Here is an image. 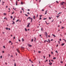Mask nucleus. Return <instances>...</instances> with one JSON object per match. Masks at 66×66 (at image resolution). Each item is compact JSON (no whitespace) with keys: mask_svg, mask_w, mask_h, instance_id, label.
Segmentation results:
<instances>
[{"mask_svg":"<svg viewBox=\"0 0 66 66\" xmlns=\"http://www.w3.org/2000/svg\"><path fill=\"white\" fill-rule=\"evenodd\" d=\"M52 35H53V36H54V37H56V36H55V35H54L52 34Z\"/></svg>","mask_w":66,"mask_h":66,"instance_id":"obj_14","label":"nucleus"},{"mask_svg":"<svg viewBox=\"0 0 66 66\" xmlns=\"http://www.w3.org/2000/svg\"><path fill=\"white\" fill-rule=\"evenodd\" d=\"M49 57H50V56H51V55H49Z\"/></svg>","mask_w":66,"mask_h":66,"instance_id":"obj_57","label":"nucleus"},{"mask_svg":"<svg viewBox=\"0 0 66 66\" xmlns=\"http://www.w3.org/2000/svg\"><path fill=\"white\" fill-rule=\"evenodd\" d=\"M28 25H30V23H28Z\"/></svg>","mask_w":66,"mask_h":66,"instance_id":"obj_43","label":"nucleus"},{"mask_svg":"<svg viewBox=\"0 0 66 66\" xmlns=\"http://www.w3.org/2000/svg\"><path fill=\"white\" fill-rule=\"evenodd\" d=\"M16 50H17V52H18V53H20V52H19V50H18V49H17Z\"/></svg>","mask_w":66,"mask_h":66,"instance_id":"obj_2","label":"nucleus"},{"mask_svg":"<svg viewBox=\"0 0 66 66\" xmlns=\"http://www.w3.org/2000/svg\"><path fill=\"white\" fill-rule=\"evenodd\" d=\"M31 42H33V39H32L31 40Z\"/></svg>","mask_w":66,"mask_h":66,"instance_id":"obj_28","label":"nucleus"},{"mask_svg":"<svg viewBox=\"0 0 66 66\" xmlns=\"http://www.w3.org/2000/svg\"><path fill=\"white\" fill-rule=\"evenodd\" d=\"M41 31H43V28H42L41 29Z\"/></svg>","mask_w":66,"mask_h":66,"instance_id":"obj_32","label":"nucleus"},{"mask_svg":"<svg viewBox=\"0 0 66 66\" xmlns=\"http://www.w3.org/2000/svg\"><path fill=\"white\" fill-rule=\"evenodd\" d=\"M46 23L47 24H49V23H47V22H46Z\"/></svg>","mask_w":66,"mask_h":66,"instance_id":"obj_40","label":"nucleus"},{"mask_svg":"<svg viewBox=\"0 0 66 66\" xmlns=\"http://www.w3.org/2000/svg\"><path fill=\"white\" fill-rule=\"evenodd\" d=\"M47 42V40H45L44 41V43H45V42Z\"/></svg>","mask_w":66,"mask_h":66,"instance_id":"obj_37","label":"nucleus"},{"mask_svg":"<svg viewBox=\"0 0 66 66\" xmlns=\"http://www.w3.org/2000/svg\"><path fill=\"white\" fill-rule=\"evenodd\" d=\"M14 66H16V63L15 62L14 63Z\"/></svg>","mask_w":66,"mask_h":66,"instance_id":"obj_26","label":"nucleus"},{"mask_svg":"<svg viewBox=\"0 0 66 66\" xmlns=\"http://www.w3.org/2000/svg\"><path fill=\"white\" fill-rule=\"evenodd\" d=\"M34 38H35L34 42H35V40H36V38L35 37Z\"/></svg>","mask_w":66,"mask_h":66,"instance_id":"obj_15","label":"nucleus"},{"mask_svg":"<svg viewBox=\"0 0 66 66\" xmlns=\"http://www.w3.org/2000/svg\"><path fill=\"white\" fill-rule=\"evenodd\" d=\"M5 29H6V30H8V28H6Z\"/></svg>","mask_w":66,"mask_h":66,"instance_id":"obj_19","label":"nucleus"},{"mask_svg":"<svg viewBox=\"0 0 66 66\" xmlns=\"http://www.w3.org/2000/svg\"><path fill=\"white\" fill-rule=\"evenodd\" d=\"M56 2L57 3H59V2L57 1H56Z\"/></svg>","mask_w":66,"mask_h":66,"instance_id":"obj_52","label":"nucleus"},{"mask_svg":"<svg viewBox=\"0 0 66 66\" xmlns=\"http://www.w3.org/2000/svg\"><path fill=\"white\" fill-rule=\"evenodd\" d=\"M47 19V18H45L43 19V20H46Z\"/></svg>","mask_w":66,"mask_h":66,"instance_id":"obj_21","label":"nucleus"},{"mask_svg":"<svg viewBox=\"0 0 66 66\" xmlns=\"http://www.w3.org/2000/svg\"><path fill=\"white\" fill-rule=\"evenodd\" d=\"M31 46H32V45H30V44L28 45V46L29 47H31Z\"/></svg>","mask_w":66,"mask_h":66,"instance_id":"obj_6","label":"nucleus"},{"mask_svg":"<svg viewBox=\"0 0 66 66\" xmlns=\"http://www.w3.org/2000/svg\"><path fill=\"white\" fill-rule=\"evenodd\" d=\"M21 4H23V3H22V2H21Z\"/></svg>","mask_w":66,"mask_h":66,"instance_id":"obj_50","label":"nucleus"},{"mask_svg":"<svg viewBox=\"0 0 66 66\" xmlns=\"http://www.w3.org/2000/svg\"><path fill=\"white\" fill-rule=\"evenodd\" d=\"M31 22H32V21L33 20V18H31Z\"/></svg>","mask_w":66,"mask_h":66,"instance_id":"obj_11","label":"nucleus"},{"mask_svg":"<svg viewBox=\"0 0 66 66\" xmlns=\"http://www.w3.org/2000/svg\"><path fill=\"white\" fill-rule=\"evenodd\" d=\"M42 11H43V12H44V9H43L42 10Z\"/></svg>","mask_w":66,"mask_h":66,"instance_id":"obj_34","label":"nucleus"},{"mask_svg":"<svg viewBox=\"0 0 66 66\" xmlns=\"http://www.w3.org/2000/svg\"><path fill=\"white\" fill-rule=\"evenodd\" d=\"M11 17V18H13V16H11V17Z\"/></svg>","mask_w":66,"mask_h":66,"instance_id":"obj_31","label":"nucleus"},{"mask_svg":"<svg viewBox=\"0 0 66 66\" xmlns=\"http://www.w3.org/2000/svg\"><path fill=\"white\" fill-rule=\"evenodd\" d=\"M29 61H30V62H31V59H29Z\"/></svg>","mask_w":66,"mask_h":66,"instance_id":"obj_55","label":"nucleus"},{"mask_svg":"<svg viewBox=\"0 0 66 66\" xmlns=\"http://www.w3.org/2000/svg\"><path fill=\"white\" fill-rule=\"evenodd\" d=\"M25 16H27L28 17V15L27 14H25Z\"/></svg>","mask_w":66,"mask_h":66,"instance_id":"obj_38","label":"nucleus"},{"mask_svg":"<svg viewBox=\"0 0 66 66\" xmlns=\"http://www.w3.org/2000/svg\"><path fill=\"white\" fill-rule=\"evenodd\" d=\"M21 48H22L23 49H24V47H23L22 46H21Z\"/></svg>","mask_w":66,"mask_h":66,"instance_id":"obj_25","label":"nucleus"},{"mask_svg":"<svg viewBox=\"0 0 66 66\" xmlns=\"http://www.w3.org/2000/svg\"><path fill=\"white\" fill-rule=\"evenodd\" d=\"M29 19L30 20L31 19V17H29L27 18V20H28Z\"/></svg>","mask_w":66,"mask_h":66,"instance_id":"obj_4","label":"nucleus"},{"mask_svg":"<svg viewBox=\"0 0 66 66\" xmlns=\"http://www.w3.org/2000/svg\"><path fill=\"white\" fill-rule=\"evenodd\" d=\"M13 9H14V10H16V8L15 9V8H13Z\"/></svg>","mask_w":66,"mask_h":66,"instance_id":"obj_39","label":"nucleus"},{"mask_svg":"<svg viewBox=\"0 0 66 66\" xmlns=\"http://www.w3.org/2000/svg\"><path fill=\"white\" fill-rule=\"evenodd\" d=\"M0 58H2V56H1Z\"/></svg>","mask_w":66,"mask_h":66,"instance_id":"obj_44","label":"nucleus"},{"mask_svg":"<svg viewBox=\"0 0 66 66\" xmlns=\"http://www.w3.org/2000/svg\"><path fill=\"white\" fill-rule=\"evenodd\" d=\"M34 66V65H33V64H32V66Z\"/></svg>","mask_w":66,"mask_h":66,"instance_id":"obj_64","label":"nucleus"},{"mask_svg":"<svg viewBox=\"0 0 66 66\" xmlns=\"http://www.w3.org/2000/svg\"><path fill=\"white\" fill-rule=\"evenodd\" d=\"M10 54H9L8 55V56H10Z\"/></svg>","mask_w":66,"mask_h":66,"instance_id":"obj_60","label":"nucleus"},{"mask_svg":"<svg viewBox=\"0 0 66 66\" xmlns=\"http://www.w3.org/2000/svg\"><path fill=\"white\" fill-rule=\"evenodd\" d=\"M25 31H27V29H26V28H25Z\"/></svg>","mask_w":66,"mask_h":66,"instance_id":"obj_12","label":"nucleus"},{"mask_svg":"<svg viewBox=\"0 0 66 66\" xmlns=\"http://www.w3.org/2000/svg\"><path fill=\"white\" fill-rule=\"evenodd\" d=\"M64 27H62L61 29H64Z\"/></svg>","mask_w":66,"mask_h":66,"instance_id":"obj_41","label":"nucleus"},{"mask_svg":"<svg viewBox=\"0 0 66 66\" xmlns=\"http://www.w3.org/2000/svg\"><path fill=\"white\" fill-rule=\"evenodd\" d=\"M3 47L4 48H5V46H3Z\"/></svg>","mask_w":66,"mask_h":66,"instance_id":"obj_35","label":"nucleus"},{"mask_svg":"<svg viewBox=\"0 0 66 66\" xmlns=\"http://www.w3.org/2000/svg\"><path fill=\"white\" fill-rule=\"evenodd\" d=\"M60 63H62V64H63V62L62 61H61L60 62Z\"/></svg>","mask_w":66,"mask_h":66,"instance_id":"obj_18","label":"nucleus"},{"mask_svg":"<svg viewBox=\"0 0 66 66\" xmlns=\"http://www.w3.org/2000/svg\"><path fill=\"white\" fill-rule=\"evenodd\" d=\"M65 44V43H62V44H61L62 46H64Z\"/></svg>","mask_w":66,"mask_h":66,"instance_id":"obj_5","label":"nucleus"},{"mask_svg":"<svg viewBox=\"0 0 66 66\" xmlns=\"http://www.w3.org/2000/svg\"><path fill=\"white\" fill-rule=\"evenodd\" d=\"M39 2H40L41 1V0H39Z\"/></svg>","mask_w":66,"mask_h":66,"instance_id":"obj_51","label":"nucleus"},{"mask_svg":"<svg viewBox=\"0 0 66 66\" xmlns=\"http://www.w3.org/2000/svg\"><path fill=\"white\" fill-rule=\"evenodd\" d=\"M39 63L40 64V61H39Z\"/></svg>","mask_w":66,"mask_h":66,"instance_id":"obj_49","label":"nucleus"},{"mask_svg":"<svg viewBox=\"0 0 66 66\" xmlns=\"http://www.w3.org/2000/svg\"><path fill=\"white\" fill-rule=\"evenodd\" d=\"M63 4H65V2H62V3H60V4L61 5H63Z\"/></svg>","mask_w":66,"mask_h":66,"instance_id":"obj_1","label":"nucleus"},{"mask_svg":"<svg viewBox=\"0 0 66 66\" xmlns=\"http://www.w3.org/2000/svg\"><path fill=\"white\" fill-rule=\"evenodd\" d=\"M28 11H30V9H28Z\"/></svg>","mask_w":66,"mask_h":66,"instance_id":"obj_53","label":"nucleus"},{"mask_svg":"<svg viewBox=\"0 0 66 66\" xmlns=\"http://www.w3.org/2000/svg\"><path fill=\"white\" fill-rule=\"evenodd\" d=\"M7 7H8V6H6V8H7Z\"/></svg>","mask_w":66,"mask_h":66,"instance_id":"obj_58","label":"nucleus"},{"mask_svg":"<svg viewBox=\"0 0 66 66\" xmlns=\"http://www.w3.org/2000/svg\"><path fill=\"white\" fill-rule=\"evenodd\" d=\"M38 53H41V52L40 51H39Z\"/></svg>","mask_w":66,"mask_h":66,"instance_id":"obj_30","label":"nucleus"},{"mask_svg":"<svg viewBox=\"0 0 66 66\" xmlns=\"http://www.w3.org/2000/svg\"><path fill=\"white\" fill-rule=\"evenodd\" d=\"M47 11H48V10H47L45 12V14H46L47 13Z\"/></svg>","mask_w":66,"mask_h":66,"instance_id":"obj_7","label":"nucleus"},{"mask_svg":"<svg viewBox=\"0 0 66 66\" xmlns=\"http://www.w3.org/2000/svg\"><path fill=\"white\" fill-rule=\"evenodd\" d=\"M22 42H23V41H24V40L23 39V38H22Z\"/></svg>","mask_w":66,"mask_h":66,"instance_id":"obj_13","label":"nucleus"},{"mask_svg":"<svg viewBox=\"0 0 66 66\" xmlns=\"http://www.w3.org/2000/svg\"><path fill=\"white\" fill-rule=\"evenodd\" d=\"M20 13H22V11L21 10L20 11Z\"/></svg>","mask_w":66,"mask_h":66,"instance_id":"obj_42","label":"nucleus"},{"mask_svg":"<svg viewBox=\"0 0 66 66\" xmlns=\"http://www.w3.org/2000/svg\"><path fill=\"white\" fill-rule=\"evenodd\" d=\"M13 38H14V39H15V37H13Z\"/></svg>","mask_w":66,"mask_h":66,"instance_id":"obj_59","label":"nucleus"},{"mask_svg":"<svg viewBox=\"0 0 66 66\" xmlns=\"http://www.w3.org/2000/svg\"><path fill=\"white\" fill-rule=\"evenodd\" d=\"M19 20V19H18L16 21V22H18V21Z\"/></svg>","mask_w":66,"mask_h":66,"instance_id":"obj_24","label":"nucleus"},{"mask_svg":"<svg viewBox=\"0 0 66 66\" xmlns=\"http://www.w3.org/2000/svg\"><path fill=\"white\" fill-rule=\"evenodd\" d=\"M51 53H52V54H53V52H51Z\"/></svg>","mask_w":66,"mask_h":66,"instance_id":"obj_61","label":"nucleus"},{"mask_svg":"<svg viewBox=\"0 0 66 66\" xmlns=\"http://www.w3.org/2000/svg\"><path fill=\"white\" fill-rule=\"evenodd\" d=\"M51 18H52V16H51V18L50 17H49V19H51Z\"/></svg>","mask_w":66,"mask_h":66,"instance_id":"obj_16","label":"nucleus"},{"mask_svg":"<svg viewBox=\"0 0 66 66\" xmlns=\"http://www.w3.org/2000/svg\"><path fill=\"white\" fill-rule=\"evenodd\" d=\"M4 15H6V14L5 13H3Z\"/></svg>","mask_w":66,"mask_h":66,"instance_id":"obj_22","label":"nucleus"},{"mask_svg":"<svg viewBox=\"0 0 66 66\" xmlns=\"http://www.w3.org/2000/svg\"><path fill=\"white\" fill-rule=\"evenodd\" d=\"M48 37H50V36L48 35Z\"/></svg>","mask_w":66,"mask_h":66,"instance_id":"obj_63","label":"nucleus"},{"mask_svg":"<svg viewBox=\"0 0 66 66\" xmlns=\"http://www.w3.org/2000/svg\"><path fill=\"white\" fill-rule=\"evenodd\" d=\"M33 19H35V15H34L33 17Z\"/></svg>","mask_w":66,"mask_h":66,"instance_id":"obj_10","label":"nucleus"},{"mask_svg":"<svg viewBox=\"0 0 66 66\" xmlns=\"http://www.w3.org/2000/svg\"><path fill=\"white\" fill-rule=\"evenodd\" d=\"M2 53H4V51H2Z\"/></svg>","mask_w":66,"mask_h":66,"instance_id":"obj_62","label":"nucleus"},{"mask_svg":"<svg viewBox=\"0 0 66 66\" xmlns=\"http://www.w3.org/2000/svg\"><path fill=\"white\" fill-rule=\"evenodd\" d=\"M48 40L49 41V43H50V39H48Z\"/></svg>","mask_w":66,"mask_h":66,"instance_id":"obj_20","label":"nucleus"},{"mask_svg":"<svg viewBox=\"0 0 66 66\" xmlns=\"http://www.w3.org/2000/svg\"><path fill=\"white\" fill-rule=\"evenodd\" d=\"M51 61L52 62V61L54 62V61H53V60H51Z\"/></svg>","mask_w":66,"mask_h":66,"instance_id":"obj_47","label":"nucleus"},{"mask_svg":"<svg viewBox=\"0 0 66 66\" xmlns=\"http://www.w3.org/2000/svg\"><path fill=\"white\" fill-rule=\"evenodd\" d=\"M30 27V26H29V25H28L27 26V27Z\"/></svg>","mask_w":66,"mask_h":66,"instance_id":"obj_29","label":"nucleus"},{"mask_svg":"<svg viewBox=\"0 0 66 66\" xmlns=\"http://www.w3.org/2000/svg\"><path fill=\"white\" fill-rule=\"evenodd\" d=\"M39 19H40V20L42 19V18H41V17H40L39 18Z\"/></svg>","mask_w":66,"mask_h":66,"instance_id":"obj_45","label":"nucleus"},{"mask_svg":"<svg viewBox=\"0 0 66 66\" xmlns=\"http://www.w3.org/2000/svg\"><path fill=\"white\" fill-rule=\"evenodd\" d=\"M53 39H51V41H53Z\"/></svg>","mask_w":66,"mask_h":66,"instance_id":"obj_54","label":"nucleus"},{"mask_svg":"<svg viewBox=\"0 0 66 66\" xmlns=\"http://www.w3.org/2000/svg\"><path fill=\"white\" fill-rule=\"evenodd\" d=\"M63 40H64L65 42V43L66 42V40H65V39H63Z\"/></svg>","mask_w":66,"mask_h":66,"instance_id":"obj_33","label":"nucleus"},{"mask_svg":"<svg viewBox=\"0 0 66 66\" xmlns=\"http://www.w3.org/2000/svg\"><path fill=\"white\" fill-rule=\"evenodd\" d=\"M9 43H12L11 41H9Z\"/></svg>","mask_w":66,"mask_h":66,"instance_id":"obj_36","label":"nucleus"},{"mask_svg":"<svg viewBox=\"0 0 66 66\" xmlns=\"http://www.w3.org/2000/svg\"><path fill=\"white\" fill-rule=\"evenodd\" d=\"M12 22H13V23H12L13 24H15V22H14L13 21H12Z\"/></svg>","mask_w":66,"mask_h":66,"instance_id":"obj_9","label":"nucleus"},{"mask_svg":"<svg viewBox=\"0 0 66 66\" xmlns=\"http://www.w3.org/2000/svg\"><path fill=\"white\" fill-rule=\"evenodd\" d=\"M16 5H18V4H17V1H16V3H15Z\"/></svg>","mask_w":66,"mask_h":66,"instance_id":"obj_8","label":"nucleus"},{"mask_svg":"<svg viewBox=\"0 0 66 66\" xmlns=\"http://www.w3.org/2000/svg\"><path fill=\"white\" fill-rule=\"evenodd\" d=\"M27 13L28 14H29V15H30V13H29V12H28Z\"/></svg>","mask_w":66,"mask_h":66,"instance_id":"obj_46","label":"nucleus"},{"mask_svg":"<svg viewBox=\"0 0 66 66\" xmlns=\"http://www.w3.org/2000/svg\"><path fill=\"white\" fill-rule=\"evenodd\" d=\"M53 60H55V59H56V57H54L53 59Z\"/></svg>","mask_w":66,"mask_h":66,"instance_id":"obj_17","label":"nucleus"},{"mask_svg":"<svg viewBox=\"0 0 66 66\" xmlns=\"http://www.w3.org/2000/svg\"><path fill=\"white\" fill-rule=\"evenodd\" d=\"M55 52L57 53H58V52H57V51H55Z\"/></svg>","mask_w":66,"mask_h":66,"instance_id":"obj_23","label":"nucleus"},{"mask_svg":"<svg viewBox=\"0 0 66 66\" xmlns=\"http://www.w3.org/2000/svg\"><path fill=\"white\" fill-rule=\"evenodd\" d=\"M45 34L46 35V36H48V34H47V32H45Z\"/></svg>","mask_w":66,"mask_h":66,"instance_id":"obj_3","label":"nucleus"},{"mask_svg":"<svg viewBox=\"0 0 66 66\" xmlns=\"http://www.w3.org/2000/svg\"><path fill=\"white\" fill-rule=\"evenodd\" d=\"M40 17H42V16H43V15H40Z\"/></svg>","mask_w":66,"mask_h":66,"instance_id":"obj_48","label":"nucleus"},{"mask_svg":"<svg viewBox=\"0 0 66 66\" xmlns=\"http://www.w3.org/2000/svg\"><path fill=\"white\" fill-rule=\"evenodd\" d=\"M59 16H60V15H58V16H56V17H57V18H59Z\"/></svg>","mask_w":66,"mask_h":66,"instance_id":"obj_27","label":"nucleus"},{"mask_svg":"<svg viewBox=\"0 0 66 66\" xmlns=\"http://www.w3.org/2000/svg\"><path fill=\"white\" fill-rule=\"evenodd\" d=\"M59 40H60V41H61V39H60Z\"/></svg>","mask_w":66,"mask_h":66,"instance_id":"obj_56","label":"nucleus"}]
</instances>
